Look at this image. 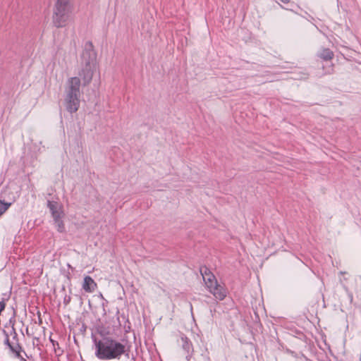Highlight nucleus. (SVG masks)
Listing matches in <instances>:
<instances>
[{"label":"nucleus","instance_id":"nucleus-7","mask_svg":"<svg viewBox=\"0 0 361 361\" xmlns=\"http://www.w3.org/2000/svg\"><path fill=\"white\" fill-rule=\"evenodd\" d=\"M47 207L51 211L54 220L63 219L64 217L65 214L63 212V208L61 204L58 203L57 202L48 201Z\"/></svg>","mask_w":361,"mask_h":361},{"label":"nucleus","instance_id":"nucleus-1","mask_svg":"<svg viewBox=\"0 0 361 361\" xmlns=\"http://www.w3.org/2000/svg\"><path fill=\"white\" fill-rule=\"evenodd\" d=\"M94 355L101 360H120L128 352L124 343L109 336L94 338Z\"/></svg>","mask_w":361,"mask_h":361},{"label":"nucleus","instance_id":"nucleus-13","mask_svg":"<svg viewBox=\"0 0 361 361\" xmlns=\"http://www.w3.org/2000/svg\"><path fill=\"white\" fill-rule=\"evenodd\" d=\"M5 343L10 348V345H11L12 344H11V342L9 341V338H8V335H6V340H5Z\"/></svg>","mask_w":361,"mask_h":361},{"label":"nucleus","instance_id":"nucleus-5","mask_svg":"<svg viewBox=\"0 0 361 361\" xmlns=\"http://www.w3.org/2000/svg\"><path fill=\"white\" fill-rule=\"evenodd\" d=\"M81 95L64 94V106L66 109L71 114L76 112L80 104Z\"/></svg>","mask_w":361,"mask_h":361},{"label":"nucleus","instance_id":"nucleus-15","mask_svg":"<svg viewBox=\"0 0 361 361\" xmlns=\"http://www.w3.org/2000/svg\"><path fill=\"white\" fill-rule=\"evenodd\" d=\"M182 340L184 341L185 343H187L186 340L184 339V338H182Z\"/></svg>","mask_w":361,"mask_h":361},{"label":"nucleus","instance_id":"nucleus-9","mask_svg":"<svg viewBox=\"0 0 361 361\" xmlns=\"http://www.w3.org/2000/svg\"><path fill=\"white\" fill-rule=\"evenodd\" d=\"M319 56L326 60H330L334 56V53L332 51H331L329 49H324L322 50V51L320 53Z\"/></svg>","mask_w":361,"mask_h":361},{"label":"nucleus","instance_id":"nucleus-11","mask_svg":"<svg viewBox=\"0 0 361 361\" xmlns=\"http://www.w3.org/2000/svg\"><path fill=\"white\" fill-rule=\"evenodd\" d=\"M11 205V202H6L0 200V216L8 209Z\"/></svg>","mask_w":361,"mask_h":361},{"label":"nucleus","instance_id":"nucleus-12","mask_svg":"<svg viewBox=\"0 0 361 361\" xmlns=\"http://www.w3.org/2000/svg\"><path fill=\"white\" fill-rule=\"evenodd\" d=\"M10 350L14 353L16 356L19 357L20 356V346L18 345V344H13L11 345H10Z\"/></svg>","mask_w":361,"mask_h":361},{"label":"nucleus","instance_id":"nucleus-4","mask_svg":"<svg viewBox=\"0 0 361 361\" xmlns=\"http://www.w3.org/2000/svg\"><path fill=\"white\" fill-rule=\"evenodd\" d=\"M205 285L209 292L218 300H222L226 295V290L217 283L216 279L214 274L207 268L200 269Z\"/></svg>","mask_w":361,"mask_h":361},{"label":"nucleus","instance_id":"nucleus-3","mask_svg":"<svg viewBox=\"0 0 361 361\" xmlns=\"http://www.w3.org/2000/svg\"><path fill=\"white\" fill-rule=\"evenodd\" d=\"M72 12L71 0H56L54 8L53 23L57 27L66 26Z\"/></svg>","mask_w":361,"mask_h":361},{"label":"nucleus","instance_id":"nucleus-6","mask_svg":"<svg viewBox=\"0 0 361 361\" xmlns=\"http://www.w3.org/2000/svg\"><path fill=\"white\" fill-rule=\"evenodd\" d=\"M80 80L78 77H71L68 79L65 86V94L81 95Z\"/></svg>","mask_w":361,"mask_h":361},{"label":"nucleus","instance_id":"nucleus-8","mask_svg":"<svg viewBox=\"0 0 361 361\" xmlns=\"http://www.w3.org/2000/svg\"><path fill=\"white\" fill-rule=\"evenodd\" d=\"M82 288L87 293H92L97 288V283L90 276H85L82 283Z\"/></svg>","mask_w":361,"mask_h":361},{"label":"nucleus","instance_id":"nucleus-10","mask_svg":"<svg viewBox=\"0 0 361 361\" xmlns=\"http://www.w3.org/2000/svg\"><path fill=\"white\" fill-rule=\"evenodd\" d=\"M54 221L55 226L59 232L63 233L65 231V226L63 221V219H55Z\"/></svg>","mask_w":361,"mask_h":361},{"label":"nucleus","instance_id":"nucleus-2","mask_svg":"<svg viewBox=\"0 0 361 361\" xmlns=\"http://www.w3.org/2000/svg\"><path fill=\"white\" fill-rule=\"evenodd\" d=\"M96 59L97 54L92 43H86L81 56L82 69L79 72L84 86L88 85L92 79L93 73L96 68Z\"/></svg>","mask_w":361,"mask_h":361},{"label":"nucleus","instance_id":"nucleus-14","mask_svg":"<svg viewBox=\"0 0 361 361\" xmlns=\"http://www.w3.org/2000/svg\"><path fill=\"white\" fill-rule=\"evenodd\" d=\"M281 1L283 3H288L289 1V0H281Z\"/></svg>","mask_w":361,"mask_h":361}]
</instances>
